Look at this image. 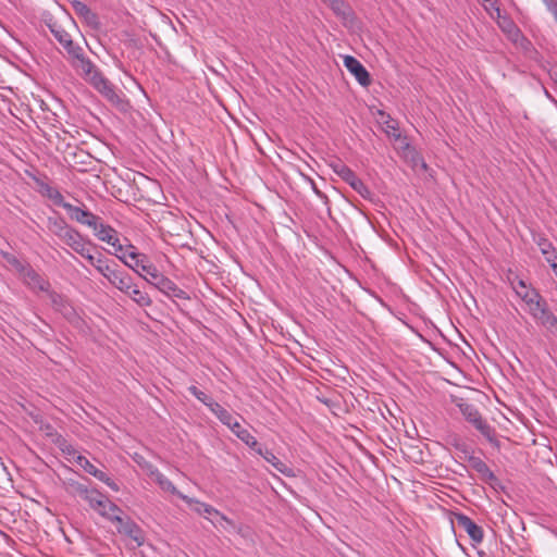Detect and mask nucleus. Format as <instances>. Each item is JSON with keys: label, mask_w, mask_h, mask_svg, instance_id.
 <instances>
[{"label": "nucleus", "mask_w": 557, "mask_h": 557, "mask_svg": "<svg viewBox=\"0 0 557 557\" xmlns=\"http://www.w3.org/2000/svg\"><path fill=\"white\" fill-rule=\"evenodd\" d=\"M49 28L50 32L53 34L54 38L64 48L69 57H77V53H79L81 49L83 48L74 44L71 35L57 23L50 24Z\"/></svg>", "instance_id": "10"}, {"label": "nucleus", "mask_w": 557, "mask_h": 557, "mask_svg": "<svg viewBox=\"0 0 557 557\" xmlns=\"http://www.w3.org/2000/svg\"><path fill=\"white\" fill-rule=\"evenodd\" d=\"M62 242H64L69 247H71L73 250L77 249V247L81 246L83 240H85L84 236L73 228L72 226L70 230L64 234V236L61 238Z\"/></svg>", "instance_id": "32"}, {"label": "nucleus", "mask_w": 557, "mask_h": 557, "mask_svg": "<svg viewBox=\"0 0 557 557\" xmlns=\"http://www.w3.org/2000/svg\"><path fill=\"white\" fill-rule=\"evenodd\" d=\"M537 321L552 334H557V317L548 309V306L541 311Z\"/></svg>", "instance_id": "27"}, {"label": "nucleus", "mask_w": 557, "mask_h": 557, "mask_svg": "<svg viewBox=\"0 0 557 557\" xmlns=\"http://www.w3.org/2000/svg\"><path fill=\"white\" fill-rule=\"evenodd\" d=\"M47 227L52 234L61 239L71 226L62 218L49 216Z\"/></svg>", "instance_id": "28"}, {"label": "nucleus", "mask_w": 557, "mask_h": 557, "mask_svg": "<svg viewBox=\"0 0 557 557\" xmlns=\"http://www.w3.org/2000/svg\"><path fill=\"white\" fill-rule=\"evenodd\" d=\"M528 307H529L530 314L534 319H536L537 315L541 313V311L547 307V302H546V300L542 296H540L539 304H536V305H528Z\"/></svg>", "instance_id": "42"}, {"label": "nucleus", "mask_w": 557, "mask_h": 557, "mask_svg": "<svg viewBox=\"0 0 557 557\" xmlns=\"http://www.w3.org/2000/svg\"><path fill=\"white\" fill-rule=\"evenodd\" d=\"M191 504H195L196 507L194 508L195 511H197L198 513L202 515H209V516H215V517H219V515L221 513L218 509H215L214 507H212L211 505H208L206 503H201L199 500H196L194 499V502H191Z\"/></svg>", "instance_id": "37"}, {"label": "nucleus", "mask_w": 557, "mask_h": 557, "mask_svg": "<svg viewBox=\"0 0 557 557\" xmlns=\"http://www.w3.org/2000/svg\"><path fill=\"white\" fill-rule=\"evenodd\" d=\"M255 451L262 456L265 461L271 463L277 471L285 473L286 466L283 463L272 450H269L268 448H263L260 444L255 449Z\"/></svg>", "instance_id": "29"}, {"label": "nucleus", "mask_w": 557, "mask_h": 557, "mask_svg": "<svg viewBox=\"0 0 557 557\" xmlns=\"http://www.w3.org/2000/svg\"><path fill=\"white\" fill-rule=\"evenodd\" d=\"M453 403L458 407L465 420L470 423L493 447L500 449L496 430L481 414L475 405L463 398H454Z\"/></svg>", "instance_id": "2"}, {"label": "nucleus", "mask_w": 557, "mask_h": 557, "mask_svg": "<svg viewBox=\"0 0 557 557\" xmlns=\"http://www.w3.org/2000/svg\"><path fill=\"white\" fill-rule=\"evenodd\" d=\"M90 84L111 103L119 106L123 102L114 86L102 74L96 76Z\"/></svg>", "instance_id": "14"}, {"label": "nucleus", "mask_w": 557, "mask_h": 557, "mask_svg": "<svg viewBox=\"0 0 557 557\" xmlns=\"http://www.w3.org/2000/svg\"><path fill=\"white\" fill-rule=\"evenodd\" d=\"M137 260L139 261V273L137 274L148 284L156 287L159 292L169 298H177L184 300L190 299L188 293L178 287L176 283L173 282L170 277L161 273L154 264L148 261L146 255L141 253L140 258Z\"/></svg>", "instance_id": "1"}, {"label": "nucleus", "mask_w": 557, "mask_h": 557, "mask_svg": "<svg viewBox=\"0 0 557 557\" xmlns=\"http://www.w3.org/2000/svg\"><path fill=\"white\" fill-rule=\"evenodd\" d=\"M331 168L341 178L350 170V168L341 160L331 163Z\"/></svg>", "instance_id": "43"}, {"label": "nucleus", "mask_w": 557, "mask_h": 557, "mask_svg": "<svg viewBox=\"0 0 557 557\" xmlns=\"http://www.w3.org/2000/svg\"><path fill=\"white\" fill-rule=\"evenodd\" d=\"M381 116L385 117L383 121L384 132L387 136L393 137L394 139L400 138V132L398 122L394 120L389 114L384 113L383 111L379 112Z\"/></svg>", "instance_id": "30"}, {"label": "nucleus", "mask_w": 557, "mask_h": 557, "mask_svg": "<svg viewBox=\"0 0 557 557\" xmlns=\"http://www.w3.org/2000/svg\"><path fill=\"white\" fill-rule=\"evenodd\" d=\"M36 183L39 186L40 193L44 196H46L47 198L52 200V202L55 206L63 208V205H65L66 201L64 200V197L57 188H54V187L50 186L48 183H45L39 180H36Z\"/></svg>", "instance_id": "23"}, {"label": "nucleus", "mask_w": 557, "mask_h": 557, "mask_svg": "<svg viewBox=\"0 0 557 557\" xmlns=\"http://www.w3.org/2000/svg\"><path fill=\"white\" fill-rule=\"evenodd\" d=\"M497 17V25L500 28V30L505 34L507 39L512 42L517 41V38L522 34L521 29L517 26L515 21L506 15L499 13V15H496Z\"/></svg>", "instance_id": "19"}, {"label": "nucleus", "mask_w": 557, "mask_h": 557, "mask_svg": "<svg viewBox=\"0 0 557 557\" xmlns=\"http://www.w3.org/2000/svg\"><path fill=\"white\" fill-rule=\"evenodd\" d=\"M95 236L109 245H114L117 242L119 233L111 225L103 223L100 216H97L96 226H90Z\"/></svg>", "instance_id": "16"}, {"label": "nucleus", "mask_w": 557, "mask_h": 557, "mask_svg": "<svg viewBox=\"0 0 557 557\" xmlns=\"http://www.w3.org/2000/svg\"><path fill=\"white\" fill-rule=\"evenodd\" d=\"M344 65L348 72H350L356 81L363 87H368L371 84V77L367 69L362 63L352 55L344 57Z\"/></svg>", "instance_id": "13"}, {"label": "nucleus", "mask_w": 557, "mask_h": 557, "mask_svg": "<svg viewBox=\"0 0 557 557\" xmlns=\"http://www.w3.org/2000/svg\"><path fill=\"white\" fill-rule=\"evenodd\" d=\"M100 516L106 518L107 520L115 523L121 522V515L123 513V510L115 505L113 502H111L109 498L104 496V498L101 500V505L95 509Z\"/></svg>", "instance_id": "20"}, {"label": "nucleus", "mask_w": 557, "mask_h": 557, "mask_svg": "<svg viewBox=\"0 0 557 557\" xmlns=\"http://www.w3.org/2000/svg\"><path fill=\"white\" fill-rule=\"evenodd\" d=\"M422 168L426 169V163L422 161Z\"/></svg>", "instance_id": "55"}, {"label": "nucleus", "mask_w": 557, "mask_h": 557, "mask_svg": "<svg viewBox=\"0 0 557 557\" xmlns=\"http://www.w3.org/2000/svg\"><path fill=\"white\" fill-rule=\"evenodd\" d=\"M71 63L77 73L89 83L101 74L90 59L85 57L83 49L77 53V57H71Z\"/></svg>", "instance_id": "8"}, {"label": "nucleus", "mask_w": 557, "mask_h": 557, "mask_svg": "<svg viewBox=\"0 0 557 557\" xmlns=\"http://www.w3.org/2000/svg\"><path fill=\"white\" fill-rule=\"evenodd\" d=\"M456 449L466 454V458L470 467L475 470L483 481H493L495 479L494 472L488 468L486 462L472 454H469L468 447L465 444H455Z\"/></svg>", "instance_id": "7"}, {"label": "nucleus", "mask_w": 557, "mask_h": 557, "mask_svg": "<svg viewBox=\"0 0 557 557\" xmlns=\"http://www.w3.org/2000/svg\"><path fill=\"white\" fill-rule=\"evenodd\" d=\"M23 283L32 290H40L49 294L50 283L44 278L32 265H29L21 275Z\"/></svg>", "instance_id": "11"}, {"label": "nucleus", "mask_w": 557, "mask_h": 557, "mask_svg": "<svg viewBox=\"0 0 557 557\" xmlns=\"http://www.w3.org/2000/svg\"><path fill=\"white\" fill-rule=\"evenodd\" d=\"M547 10L553 14L557 23V0H544Z\"/></svg>", "instance_id": "45"}, {"label": "nucleus", "mask_w": 557, "mask_h": 557, "mask_svg": "<svg viewBox=\"0 0 557 557\" xmlns=\"http://www.w3.org/2000/svg\"><path fill=\"white\" fill-rule=\"evenodd\" d=\"M104 277L109 283L125 295V293L133 287V277L122 270L115 262H112V268L108 271Z\"/></svg>", "instance_id": "6"}, {"label": "nucleus", "mask_w": 557, "mask_h": 557, "mask_svg": "<svg viewBox=\"0 0 557 557\" xmlns=\"http://www.w3.org/2000/svg\"><path fill=\"white\" fill-rule=\"evenodd\" d=\"M83 498L88 502L89 506L95 510L101 505L104 495L96 488H88V493L85 494Z\"/></svg>", "instance_id": "36"}, {"label": "nucleus", "mask_w": 557, "mask_h": 557, "mask_svg": "<svg viewBox=\"0 0 557 557\" xmlns=\"http://www.w3.org/2000/svg\"><path fill=\"white\" fill-rule=\"evenodd\" d=\"M72 7L75 13L83 17L88 25L97 26L98 25V16L94 13L90 8L82 1L75 0L72 2Z\"/></svg>", "instance_id": "24"}, {"label": "nucleus", "mask_w": 557, "mask_h": 557, "mask_svg": "<svg viewBox=\"0 0 557 557\" xmlns=\"http://www.w3.org/2000/svg\"><path fill=\"white\" fill-rule=\"evenodd\" d=\"M85 259L102 275L104 276L108 271L112 268V262L104 259L101 255L99 257H95L91 253H88Z\"/></svg>", "instance_id": "31"}, {"label": "nucleus", "mask_w": 557, "mask_h": 557, "mask_svg": "<svg viewBox=\"0 0 557 557\" xmlns=\"http://www.w3.org/2000/svg\"><path fill=\"white\" fill-rule=\"evenodd\" d=\"M324 3H326L331 10L334 12V14L344 20L347 21L352 16V11L350 7L345 2V0H322Z\"/></svg>", "instance_id": "25"}, {"label": "nucleus", "mask_w": 557, "mask_h": 557, "mask_svg": "<svg viewBox=\"0 0 557 557\" xmlns=\"http://www.w3.org/2000/svg\"><path fill=\"white\" fill-rule=\"evenodd\" d=\"M484 482L487 483L495 491H499V490L504 491L505 490V486L503 485V483L499 481V479L496 475L493 481H484Z\"/></svg>", "instance_id": "48"}, {"label": "nucleus", "mask_w": 557, "mask_h": 557, "mask_svg": "<svg viewBox=\"0 0 557 557\" xmlns=\"http://www.w3.org/2000/svg\"><path fill=\"white\" fill-rule=\"evenodd\" d=\"M342 180L347 183L356 193L363 199H371L372 193L369 187L360 180L357 174L350 169Z\"/></svg>", "instance_id": "21"}, {"label": "nucleus", "mask_w": 557, "mask_h": 557, "mask_svg": "<svg viewBox=\"0 0 557 557\" xmlns=\"http://www.w3.org/2000/svg\"><path fill=\"white\" fill-rule=\"evenodd\" d=\"M90 245L91 243L89 240H83V243L81 244L79 247H77V249H75L74 251L77 252L78 255H81L83 258H85L88 253H90L89 249L86 248V245Z\"/></svg>", "instance_id": "47"}, {"label": "nucleus", "mask_w": 557, "mask_h": 557, "mask_svg": "<svg viewBox=\"0 0 557 557\" xmlns=\"http://www.w3.org/2000/svg\"><path fill=\"white\" fill-rule=\"evenodd\" d=\"M220 519L219 521V524L226 531L231 532V531H234V532H237L239 533L240 532V528L238 525H236V523L227 518L225 515H223L222 512L219 515L218 517Z\"/></svg>", "instance_id": "40"}, {"label": "nucleus", "mask_w": 557, "mask_h": 557, "mask_svg": "<svg viewBox=\"0 0 557 557\" xmlns=\"http://www.w3.org/2000/svg\"><path fill=\"white\" fill-rule=\"evenodd\" d=\"M63 209L67 212L70 218L81 224L87 226H96L97 216L92 212L82 209L79 207L73 206L70 202L63 205Z\"/></svg>", "instance_id": "15"}, {"label": "nucleus", "mask_w": 557, "mask_h": 557, "mask_svg": "<svg viewBox=\"0 0 557 557\" xmlns=\"http://www.w3.org/2000/svg\"><path fill=\"white\" fill-rule=\"evenodd\" d=\"M62 451H63L64 454H66V455L73 456L74 458L77 456V455H76V453H77V451H76V450L74 449V447H73V446H71V445H67V446H65L64 448H62Z\"/></svg>", "instance_id": "50"}, {"label": "nucleus", "mask_w": 557, "mask_h": 557, "mask_svg": "<svg viewBox=\"0 0 557 557\" xmlns=\"http://www.w3.org/2000/svg\"><path fill=\"white\" fill-rule=\"evenodd\" d=\"M207 407L209 408V410L215 416L218 417L219 414L222 413V411L225 409L223 408L219 403H216L214 399L212 400V403H209L207 404Z\"/></svg>", "instance_id": "46"}, {"label": "nucleus", "mask_w": 557, "mask_h": 557, "mask_svg": "<svg viewBox=\"0 0 557 557\" xmlns=\"http://www.w3.org/2000/svg\"><path fill=\"white\" fill-rule=\"evenodd\" d=\"M125 295L129 297L137 306L141 308L152 306V299L145 290H141L139 286L134 282L133 287H131Z\"/></svg>", "instance_id": "22"}, {"label": "nucleus", "mask_w": 557, "mask_h": 557, "mask_svg": "<svg viewBox=\"0 0 557 557\" xmlns=\"http://www.w3.org/2000/svg\"><path fill=\"white\" fill-rule=\"evenodd\" d=\"M518 286L521 288L520 290L529 289V287L525 285L524 281H522V280L518 281Z\"/></svg>", "instance_id": "52"}, {"label": "nucleus", "mask_w": 557, "mask_h": 557, "mask_svg": "<svg viewBox=\"0 0 557 557\" xmlns=\"http://www.w3.org/2000/svg\"><path fill=\"white\" fill-rule=\"evenodd\" d=\"M216 418L222 424L226 425L230 430H232L234 423H238V421L235 420L233 414L226 409H224L222 413L219 414Z\"/></svg>", "instance_id": "41"}, {"label": "nucleus", "mask_w": 557, "mask_h": 557, "mask_svg": "<svg viewBox=\"0 0 557 557\" xmlns=\"http://www.w3.org/2000/svg\"><path fill=\"white\" fill-rule=\"evenodd\" d=\"M517 295L525 302V305H536L540 300V293L535 288L519 290L515 287Z\"/></svg>", "instance_id": "34"}, {"label": "nucleus", "mask_w": 557, "mask_h": 557, "mask_svg": "<svg viewBox=\"0 0 557 557\" xmlns=\"http://www.w3.org/2000/svg\"><path fill=\"white\" fill-rule=\"evenodd\" d=\"M533 240L540 248L549 267L553 269L557 265V250L553 243L542 234L534 235Z\"/></svg>", "instance_id": "17"}, {"label": "nucleus", "mask_w": 557, "mask_h": 557, "mask_svg": "<svg viewBox=\"0 0 557 557\" xmlns=\"http://www.w3.org/2000/svg\"><path fill=\"white\" fill-rule=\"evenodd\" d=\"M125 249L128 251H132V248H128L127 245H124Z\"/></svg>", "instance_id": "54"}, {"label": "nucleus", "mask_w": 557, "mask_h": 557, "mask_svg": "<svg viewBox=\"0 0 557 557\" xmlns=\"http://www.w3.org/2000/svg\"><path fill=\"white\" fill-rule=\"evenodd\" d=\"M115 523L117 532L134 542L135 547H140L145 544L146 535L144 530L131 517L123 512L121 515V522Z\"/></svg>", "instance_id": "4"}, {"label": "nucleus", "mask_w": 557, "mask_h": 557, "mask_svg": "<svg viewBox=\"0 0 557 557\" xmlns=\"http://www.w3.org/2000/svg\"><path fill=\"white\" fill-rule=\"evenodd\" d=\"M231 431L252 450L258 447L257 438L247 429L243 428L239 422L234 423Z\"/></svg>", "instance_id": "26"}, {"label": "nucleus", "mask_w": 557, "mask_h": 557, "mask_svg": "<svg viewBox=\"0 0 557 557\" xmlns=\"http://www.w3.org/2000/svg\"><path fill=\"white\" fill-rule=\"evenodd\" d=\"M75 462L83 468L84 471L104 483L112 491L117 492L120 490L119 485L106 472L96 468L85 456L77 455Z\"/></svg>", "instance_id": "9"}, {"label": "nucleus", "mask_w": 557, "mask_h": 557, "mask_svg": "<svg viewBox=\"0 0 557 557\" xmlns=\"http://www.w3.org/2000/svg\"><path fill=\"white\" fill-rule=\"evenodd\" d=\"M65 491L73 496H83L88 493V486L74 480L67 479L64 481Z\"/></svg>", "instance_id": "33"}, {"label": "nucleus", "mask_w": 557, "mask_h": 557, "mask_svg": "<svg viewBox=\"0 0 557 557\" xmlns=\"http://www.w3.org/2000/svg\"><path fill=\"white\" fill-rule=\"evenodd\" d=\"M188 392L196 397L199 401H201L206 407L207 404L212 403L213 398L207 395L205 392L200 391L197 386L190 385L188 387Z\"/></svg>", "instance_id": "39"}, {"label": "nucleus", "mask_w": 557, "mask_h": 557, "mask_svg": "<svg viewBox=\"0 0 557 557\" xmlns=\"http://www.w3.org/2000/svg\"><path fill=\"white\" fill-rule=\"evenodd\" d=\"M150 474L154 478V481L158 483V485L165 492H169L173 495L178 496L181 499L185 500L187 504L191 505V502H194V498H190L183 493H181L173 482L168 479L163 473H161L158 469L151 470Z\"/></svg>", "instance_id": "18"}, {"label": "nucleus", "mask_w": 557, "mask_h": 557, "mask_svg": "<svg viewBox=\"0 0 557 557\" xmlns=\"http://www.w3.org/2000/svg\"><path fill=\"white\" fill-rule=\"evenodd\" d=\"M310 184H311V187H312V190L314 191V194L320 197L321 199H326V196L325 194H323L315 185V183L311 180V178H308Z\"/></svg>", "instance_id": "49"}, {"label": "nucleus", "mask_w": 557, "mask_h": 557, "mask_svg": "<svg viewBox=\"0 0 557 557\" xmlns=\"http://www.w3.org/2000/svg\"><path fill=\"white\" fill-rule=\"evenodd\" d=\"M127 247L132 248V251H128L125 249L124 245L120 243V239L117 238V242H114V245H111L114 248V251L112 252L119 260H121L126 267L132 269L134 272L139 273V261L137 260L140 258V255L137 251V248L132 245L127 239Z\"/></svg>", "instance_id": "5"}, {"label": "nucleus", "mask_w": 557, "mask_h": 557, "mask_svg": "<svg viewBox=\"0 0 557 557\" xmlns=\"http://www.w3.org/2000/svg\"><path fill=\"white\" fill-rule=\"evenodd\" d=\"M2 257L10 265L16 270L20 275L30 265L29 263L20 260L16 256L9 252H2Z\"/></svg>", "instance_id": "35"}, {"label": "nucleus", "mask_w": 557, "mask_h": 557, "mask_svg": "<svg viewBox=\"0 0 557 557\" xmlns=\"http://www.w3.org/2000/svg\"><path fill=\"white\" fill-rule=\"evenodd\" d=\"M511 44L517 48H520L525 53L534 50L533 44L523 35V33L517 38V41H512Z\"/></svg>", "instance_id": "38"}, {"label": "nucleus", "mask_w": 557, "mask_h": 557, "mask_svg": "<svg viewBox=\"0 0 557 557\" xmlns=\"http://www.w3.org/2000/svg\"><path fill=\"white\" fill-rule=\"evenodd\" d=\"M459 528H462L474 543H481L484 537L483 529L478 525L470 517L462 512L454 513Z\"/></svg>", "instance_id": "12"}, {"label": "nucleus", "mask_w": 557, "mask_h": 557, "mask_svg": "<svg viewBox=\"0 0 557 557\" xmlns=\"http://www.w3.org/2000/svg\"><path fill=\"white\" fill-rule=\"evenodd\" d=\"M48 297L52 308L59 312L69 323L76 327H79L83 324V319L65 296L51 290L49 292Z\"/></svg>", "instance_id": "3"}, {"label": "nucleus", "mask_w": 557, "mask_h": 557, "mask_svg": "<svg viewBox=\"0 0 557 557\" xmlns=\"http://www.w3.org/2000/svg\"><path fill=\"white\" fill-rule=\"evenodd\" d=\"M554 274L557 276V265H555L553 269Z\"/></svg>", "instance_id": "53"}, {"label": "nucleus", "mask_w": 557, "mask_h": 557, "mask_svg": "<svg viewBox=\"0 0 557 557\" xmlns=\"http://www.w3.org/2000/svg\"><path fill=\"white\" fill-rule=\"evenodd\" d=\"M548 75L552 81L557 85V67H552L548 70Z\"/></svg>", "instance_id": "51"}, {"label": "nucleus", "mask_w": 557, "mask_h": 557, "mask_svg": "<svg viewBox=\"0 0 557 557\" xmlns=\"http://www.w3.org/2000/svg\"><path fill=\"white\" fill-rule=\"evenodd\" d=\"M482 1L484 4L485 3L488 4V7L485 5V10L487 12L495 11L496 15H499V13H502L500 8L498 7L497 0H482Z\"/></svg>", "instance_id": "44"}]
</instances>
